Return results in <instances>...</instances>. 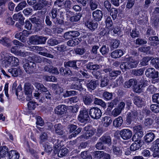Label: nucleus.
Instances as JSON below:
<instances>
[{
	"mask_svg": "<svg viewBox=\"0 0 159 159\" xmlns=\"http://www.w3.org/2000/svg\"><path fill=\"white\" fill-rule=\"evenodd\" d=\"M47 39L46 37L35 35L30 37L29 41L30 43L34 45L44 44Z\"/></svg>",
	"mask_w": 159,
	"mask_h": 159,
	"instance_id": "nucleus-1",
	"label": "nucleus"
},
{
	"mask_svg": "<svg viewBox=\"0 0 159 159\" xmlns=\"http://www.w3.org/2000/svg\"><path fill=\"white\" fill-rule=\"evenodd\" d=\"M140 110H137L136 108L131 110L127 114L126 120L127 123L129 125L131 123L132 121H134L137 118L138 114L140 112Z\"/></svg>",
	"mask_w": 159,
	"mask_h": 159,
	"instance_id": "nucleus-2",
	"label": "nucleus"
},
{
	"mask_svg": "<svg viewBox=\"0 0 159 159\" xmlns=\"http://www.w3.org/2000/svg\"><path fill=\"white\" fill-rule=\"evenodd\" d=\"M23 67L27 74H32L36 71V64L34 62L28 61L24 64Z\"/></svg>",
	"mask_w": 159,
	"mask_h": 159,
	"instance_id": "nucleus-3",
	"label": "nucleus"
},
{
	"mask_svg": "<svg viewBox=\"0 0 159 159\" xmlns=\"http://www.w3.org/2000/svg\"><path fill=\"white\" fill-rule=\"evenodd\" d=\"M25 91V94L27 95L26 99L27 101H29L32 98V93L34 89V88L33 85L29 83H26L24 85Z\"/></svg>",
	"mask_w": 159,
	"mask_h": 159,
	"instance_id": "nucleus-4",
	"label": "nucleus"
},
{
	"mask_svg": "<svg viewBox=\"0 0 159 159\" xmlns=\"http://www.w3.org/2000/svg\"><path fill=\"white\" fill-rule=\"evenodd\" d=\"M89 115L92 118L98 119L102 116V113L101 110L97 107L91 108L89 110Z\"/></svg>",
	"mask_w": 159,
	"mask_h": 159,
	"instance_id": "nucleus-5",
	"label": "nucleus"
},
{
	"mask_svg": "<svg viewBox=\"0 0 159 159\" xmlns=\"http://www.w3.org/2000/svg\"><path fill=\"white\" fill-rule=\"evenodd\" d=\"M89 119L87 110L85 108L81 110L78 116V120L81 123H86Z\"/></svg>",
	"mask_w": 159,
	"mask_h": 159,
	"instance_id": "nucleus-6",
	"label": "nucleus"
},
{
	"mask_svg": "<svg viewBox=\"0 0 159 159\" xmlns=\"http://www.w3.org/2000/svg\"><path fill=\"white\" fill-rule=\"evenodd\" d=\"M39 50L40 51L39 52V54L48 57L53 58L54 56L50 53L53 50V48H46L45 47H40Z\"/></svg>",
	"mask_w": 159,
	"mask_h": 159,
	"instance_id": "nucleus-7",
	"label": "nucleus"
},
{
	"mask_svg": "<svg viewBox=\"0 0 159 159\" xmlns=\"http://www.w3.org/2000/svg\"><path fill=\"white\" fill-rule=\"evenodd\" d=\"M148 81L143 79H141L137 83V86L134 89V91L136 93H140L143 88L147 86Z\"/></svg>",
	"mask_w": 159,
	"mask_h": 159,
	"instance_id": "nucleus-8",
	"label": "nucleus"
},
{
	"mask_svg": "<svg viewBox=\"0 0 159 159\" xmlns=\"http://www.w3.org/2000/svg\"><path fill=\"white\" fill-rule=\"evenodd\" d=\"M80 62V61L78 60H70L67 61H65L64 62V66L66 67H70L73 68L74 69H75L77 70H80V68L79 67L80 65H77L78 63ZM81 63L80 62V65Z\"/></svg>",
	"mask_w": 159,
	"mask_h": 159,
	"instance_id": "nucleus-9",
	"label": "nucleus"
},
{
	"mask_svg": "<svg viewBox=\"0 0 159 159\" xmlns=\"http://www.w3.org/2000/svg\"><path fill=\"white\" fill-rule=\"evenodd\" d=\"M159 72L156 71L154 68H148L145 71L146 75L150 78L155 79L158 77Z\"/></svg>",
	"mask_w": 159,
	"mask_h": 159,
	"instance_id": "nucleus-10",
	"label": "nucleus"
},
{
	"mask_svg": "<svg viewBox=\"0 0 159 159\" xmlns=\"http://www.w3.org/2000/svg\"><path fill=\"white\" fill-rule=\"evenodd\" d=\"M119 134L121 137L124 140H127L130 139L132 136V131L128 129H121Z\"/></svg>",
	"mask_w": 159,
	"mask_h": 159,
	"instance_id": "nucleus-11",
	"label": "nucleus"
},
{
	"mask_svg": "<svg viewBox=\"0 0 159 159\" xmlns=\"http://www.w3.org/2000/svg\"><path fill=\"white\" fill-rule=\"evenodd\" d=\"M152 146L154 148L153 156L154 157L159 158V138L153 142Z\"/></svg>",
	"mask_w": 159,
	"mask_h": 159,
	"instance_id": "nucleus-12",
	"label": "nucleus"
},
{
	"mask_svg": "<svg viewBox=\"0 0 159 159\" xmlns=\"http://www.w3.org/2000/svg\"><path fill=\"white\" fill-rule=\"evenodd\" d=\"M50 142L52 143L53 144V147L54 149V152L55 153L56 151L59 149V148L61 146V141L59 140L57 138L53 136L51 139ZM57 151L56 152V153Z\"/></svg>",
	"mask_w": 159,
	"mask_h": 159,
	"instance_id": "nucleus-13",
	"label": "nucleus"
},
{
	"mask_svg": "<svg viewBox=\"0 0 159 159\" xmlns=\"http://www.w3.org/2000/svg\"><path fill=\"white\" fill-rule=\"evenodd\" d=\"M133 101L134 104L139 107H142L145 104L143 98L139 96H134Z\"/></svg>",
	"mask_w": 159,
	"mask_h": 159,
	"instance_id": "nucleus-14",
	"label": "nucleus"
},
{
	"mask_svg": "<svg viewBox=\"0 0 159 159\" xmlns=\"http://www.w3.org/2000/svg\"><path fill=\"white\" fill-rule=\"evenodd\" d=\"M100 141L102 142L104 144H107L109 146L112 143L111 136L108 134H104L99 139Z\"/></svg>",
	"mask_w": 159,
	"mask_h": 159,
	"instance_id": "nucleus-15",
	"label": "nucleus"
},
{
	"mask_svg": "<svg viewBox=\"0 0 159 159\" xmlns=\"http://www.w3.org/2000/svg\"><path fill=\"white\" fill-rule=\"evenodd\" d=\"M0 44L7 48H10L12 45V41L8 38L3 37L0 39Z\"/></svg>",
	"mask_w": 159,
	"mask_h": 159,
	"instance_id": "nucleus-16",
	"label": "nucleus"
},
{
	"mask_svg": "<svg viewBox=\"0 0 159 159\" xmlns=\"http://www.w3.org/2000/svg\"><path fill=\"white\" fill-rule=\"evenodd\" d=\"M98 23L93 21H88L85 23V25L91 30L94 31L97 28Z\"/></svg>",
	"mask_w": 159,
	"mask_h": 159,
	"instance_id": "nucleus-17",
	"label": "nucleus"
},
{
	"mask_svg": "<svg viewBox=\"0 0 159 159\" xmlns=\"http://www.w3.org/2000/svg\"><path fill=\"white\" fill-rule=\"evenodd\" d=\"M148 44L150 46L155 47L159 44V39L157 36H152L149 38Z\"/></svg>",
	"mask_w": 159,
	"mask_h": 159,
	"instance_id": "nucleus-18",
	"label": "nucleus"
},
{
	"mask_svg": "<svg viewBox=\"0 0 159 159\" xmlns=\"http://www.w3.org/2000/svg\"><path fill=\"white\" fill-rule=\"evenodd\" d=\"M92 15L94 20L98 21L101 20L103 14L102 11L97 10L93 12Z\"/></svg>",
	"mask_w": 159,
	"mask_h": 159,
	"instance_id": "nucleus-19",
	"label": "nucleus"
},
{
	"mask_svg": "<svg viewBox=\"0 0 159 159\" xmlns=\"http://www.w3.org/2000/svg\"><path fill=\"white\" fill-rule=\"evenodd\" d=\"M137 81L136 79H131L126 81L125 83L124 86L125 88H128L131 86L133 87V89L137 86Z\"/></svg>",
	"mask_w": 159,
	"mask_h": 159,
	"instance_id": "nucleus-20",
	"label": "nucleus"
},
{
	"mask_svg": "<svg viewBox=\"0 0 159 159\" xmlns=\"http://www.w3.org/2000/svg\"><path fill=\"white\" fill-rule=\"evenodd\" d=\"M66 111V107L64 105H59L55 109L56 113L60 115L63 114Z\"/></svg>",
	"mask_w": 159,
	"mask_h": 159,
	"instance_id": "nucleus-21",
	"label": "nucleus"
},
{
	"mask_svg": "<svg viewBox=\"0 0 159 159\" xmlns=\"http://www.w3.org/2000/svg\"><path fill=\"white\" fill-rule=\"evenodd\" d=\"M83 98L84 104L87 106H89L92 103L93 97L92 95H86L83 97Z\"/></svg>",
	"mask_w": 159,
	"mask_h": 159,
	"instance_id": "nucleus-22",
	"label": "nucleus"
},
{
	"mask_svg": "<svg viewBox=\"0 0 159 159\" xmlns=\"http://www.w3.org/2000/svg\"><path fill=\"white\" fill-rule=\"evenodd\" d=\"M96 132V129L93 128L92 129H89L88 131L86 132L85 134L82 135L80 136L81 138H84L85 139H88L90 137H91L93 136Z\"/></svg>",
	"mask_w": 159,
	"mask_h": 159,
	"instance_id": "nucleus-23",
	"label": "nucleus"
},
{
	"mask_svg": "<svg viewBox=\"0 0 159 159\" xmlns=\"http://www.w3.org/2000/svg\"><path fill=\"white\" fill-rule=\"evenodd\" d=\"M98 83V80H91L89 82L87 83L86 86L90 91L94 90L97 87Z\"/></svg>",
	"mask_w": 159,
	"mask_h": 159,
	"instance_id": "nucleus-24",
	"label": "nucleus"
},
{
	"mask_svg": "<svg viewBox=\"0 0 159 159\" xmlns=\"http://www.w3.org/2000/svg\"><path fill=\"white\" fill-rule=\"evenodd\" d=\"M54 128L55 132L59 135H62L65 133L63 126L60 123L55 125Z\"/></svg>",
	"mask_w": 159,
	"mask_h": 159,
	"instance_id": "nucleus-25",
	"label": "nucleus"
},
{
	"mask_svg": "<svg viewBox=\"0 0 159 159\" xmlns=\"http://www.w3.org/2000/svg\"><path fill=\"white\" fill-rule=\"evenodd\" d=\"M51 87L52 89L55 91V93L56 94H60L63 92V89L58 84H52Z\"/></svg>",
	"mask_w": 159,
	"mask_h": 159,
	"instance_id": "nucleus-26",
	"label": "nucleus"
},
{
	"mask_svg": "<svg viewBox=\"0 0 159 159\" xmlns=\"http://www.w3.org/2000/svg\"><path fill=\"white\" fill-rule=\"evenodd\" d=\"M123 54V51L120 49L115 50L113 51L111 54V57L114 59H116L121 57Z\"/></svg>",
	"mask_w": 159,
	"mask_h": 159,
	"instance_id": "nucleus-27",
	"label": "nucleus"
},
{
	"mask_svg": "<svg viewBox=\"0 0 159 159\" xmlns=\"http://www.w3.org/2000/svg\"><path fill=\"white\" fill-rule=\"evenodd\" d=\"M70 88L71 89L78 90L80 91L83 90L80 81H78L77 82H73L70 85Z\"/></svg>",
	"mask_w": 159,
	"mask_h": 159,
	"instance_id": "nucleus-28",
	"label": "nucleus"
},
{
	"mask_svg": "<svg viewBox=\"0 0 159 159\" xmlns=\"http://www.w3.org/2000/svg\"><path fill=\"white\" fill-rule=\"evenodd\" d=\"M155 138L154 133L150 132L147 133L144 136V139L145 141L147 143L152 142Z\"/></svg>",
	"mask_w": 159,
	"mask_h": 159,
	"instance_id": "nucleus-29",
	"label": "nucleus"
},
{
	"mask_svg": "<svg viewBox=\"0 0 159 159\" xmlns=\"http://www.w3.org/2000/svg\"><path fill=\"white\" fill-rule=\"evenodd\" d=\"M9 72L14 77H17L20 74L21 70L20 68H12L8 70Z\"/></svg>",
	"mask_w": 159,
	"mask_h": 159,
	"instance_id": "nucleus-30",
	"label": "nucleus"
},
{
	"mask_svg": "<svg viewBox=\"0 0 159 159\" xmlns=\"http://www.w3.org/2000/svg\"><path fill=\"white\" fill-rule=\"evenodd\" d=\"M139 141L133 143L130 147V149L131 151H134L139 149L142 147V143H139Z\"/></svg>",
	"mask_w": 159,
	"mask_h": 159,
	"instance_id": "nucleus-31",
	"label": "nucleus"
},
{
	"mask_svg": "<svg viewBox=\"0 0 159 159\" xmlns=\"http://www.w3.org/2000/svg\"><path fill=\"white\" fill-rule=\"evenodd\" d=\"M20 154L16 151L12 150L9 152V157L10 159H18Z\"/></svg>",
	"mask_w": 159,
	"mask_h": 159,
	"instance_id": "nucleus-32",
	"label": "nucleus"
},
{
	"mask_svg": "<svg viewBox=\"0 0 159 159\" xmlns=\"http://www.w3.org/2000/svg\"><path fill=\"white\" fill-rule=\"evenodd\" d=\"M118 102V100L116 98L114 99L110 102H108L107 103V111H110L113 107L117 104Z\"/></svg>",
	"mask_w": 159,
	"mask_h": 159,
	"instance_id": "nucleus-33",
	"label": "nucleus"
},
{
	"mask_svg": "<svg viewBox=\"0 0 159 159\" xmlns=\"http://www.w3.org/2000/svg\"><path fill=\"white\" fill-rule=\"evenodd\" d=\"M81 41V39L80 38H77L68 41L67 42V44L70 46H74L77 45Z\"/></svg>",
	"mask_w": 159,
	"mask_h": 159,
	"instance_id": "nucleus-34",
	"label": "nucleus"
},
{
	"mask_svg": "<svg viewBox=\"0 0 159 159\" xmlns=\"http://www.w3.org/2000/svg\"><path fill=\"white\" fill-rule=\"evenodd\" d=\"M102 122L103 123V126L107 127L111 124L112 120L110 117L105 116L102 118Z\"/></svg>",
	"mask_w": 159,
	"mask_h": 159,
	"instance_id": "nucleus-35",
	"label": "nucleus"
},
{
	"mask_svg": "<svg viewBox=\"0 0 159 159\" xmlns=\"http://www.w3.org/2000/svg\"><path fill=\"white\" fill-rule=\"evenodd\" d=\"M123 122L122 117L121 116H119L114 120L113 122V125L115 127H118L121 126L123 123Z\"/></svg>",
	"mask_w": 159,
	"mask_h": 159,
	"instance_id": "nucleus-36",
	"label": "nucleus"
},
{
	"mask_svg": "<svg viewBox=\"0 0 159 159\" xmlns=\"http://www.w3.org/2000/svg\"><path fill=\"white\" fill-rule=\"evenodd\" d=\"M30 20L32 23H35L37 26L39 28L37 27V28H38L39 29H41L42 26L41 23V20H40L39 17H34L31 18L30 19Z\"/></svg>",
	"mask_w": 159,
	"mask_h": 159,
	"instance_id": "nucleus-37",
	"label": "nucleus"
},
{
	"mask_svg": "<svg viewBox=\"0 0 159 159\" xmlns=\"http://www.w3.org/2000/svg\"><path fill=\"white\" fill-rule=\"evenodd\" d=\"M68 152V150L66 148H63L57 152L58 156L59 157H62L65 156Z\"/></svg>",
	"mask_w": 159,
	"mask_h": 159,
	"instance_id": "nucleus-38",
	"label": "nucleus"
},
{
	"mask_svg": "<svg viewBox=\"0 0 159 159\" xmlns=\"http://www.w3.org/2000/svg\"><path fill=\"white\" fill-rule=\"evenodd\" d=\"M9 57L11 66H16L19 65V60L17 58L13 56H9Z\"/></svg>",
	"mask_w": 159,
	"mask_h": 159,
	"instance_id": "nucleus-39",
	"label": "nucleus"
},
{
	"mask_svg": "<svg viewBox=\"0 0 159 159\" xmlns=\"http://www.w3.org/2000/svg\"><path fill=\"white\" fill-rule=\"evenodd\" d=\"M113 153L116 155H121L122 152V149L121 147L113 146L112 147Z\"/></svg>",
	"mask_w": 159,
	"mask_h": 159,
	"instance_id": "nucleus-40",
	"label": "nucleus"
},
{
	"mask_svg": "<svg viewBox=\"0 0 159 159\" xmlns=\"http://www.w3.org/2000/svg\"><path fill=\"white\" fill-rule=\"evenodd\" d=\"M34 85L38 90L42 92H46L48 91V89L42 84L36 82L34 83Z\"/></svg>",
	"mask_w": 159,
	"mask_h": 159,
	"instance_id": "nucleus-41",
	"label": "nucleus"
},
{
	"mask_svg": "<svg viewBox=\"0 0 159 159\" xmlns=\"http://www.w3.org/2000/svg\"><path fill=\"white\" fill-rule=\"evenodd\" d=\"M120 42L117 39H113L110 43L111 49L113 50L114 48H117L119 46Z\"/></svg>",
	"mask_w": 159,
	"mask_h": 159,
	"instance_id": "nucleus-42",
	"label": "nucleus"
},
{
	"mask_svg": "<svg viewBox=\"0 0 159 159\" xmlns=\"http://www.w3.org/2000/svg\"><path fill=\"white\" fill-rule=\"evenodd\" d=\"M94 103L96 105H100L104 108H106V104L101 99L95 98L94 99Z\"/></svg>",
	"mask_w": 159,
	"mask_h": 159,
	"instance_id": "nucleus-43",
	"label": "nucleus"
},
{
	"mask_svg": "<svg viewBox=\"0 0 159 159\" xmlns=\"http://www.w3.org/2000/svg\"><path fill=\"white\" fill-rule=\"evenodd\" d=\"M39 2L43 8L45 6L49 7L52 5L51 0H39Z\"/></svg>",
	"mask_w": 159,
	"mask_h": 159,
	"instance_id": "nucleus-44",
	"label": "nucleus"
},
{
	"mask_svg": "<svg viewBox=\"0 0 159 159\" xmlns=\"http://www.w3.org/2000/svg\"><path fill=\"white\" fill-rule=\"evenodd\" d=\"M104 155V152L102 151H95L93 153V156L98 159L102 158Z\"/></svg>",
	"mask_w": 159,
	"mask_h": 159,
	"instance_id": "nucleus-45",
	"label": "nucleus"
},
{
	"mask_svg": "<svg viewBox=\"0 0 159 159\" xmlns=\"http://www.w3.org/2000/svg\"><path fill=\"white\" fill-rule=\"evenodd\" d=\"M109 80L107 76H104L101 80L100 86L104 87L107 86L109 84Z\"/></svg>",
	"mask_w": 159,
	"mask_h": 159,
	"instance_id": "nucleus-46",
	"label": "nucleus"
},
{
	"mask_svg": "<svg viewBox=\"0 0 159 159\" xmlns=\"http://www.w3.org/2000/svg\"><path fill=\"white\" fill-rule=\"evenodd\" d=\"M82 16L81 13H76L74 16H71L70 19V20L71 22H77L80 20Z\"/></svg>",
	"mask_w": 159,
	"mask_h": 159,
	"instance_id": "nucleus-47",
	"label": "nucleus"
},
{
	"mask_svg": "<svg viewBox=\"0 0 159 159\" xmlns=\"http://www.w3.org/2000/svg\"><path fill=\"white\" fill-rule=\"evenodd\" d=\"M27 3L25 1H23L20 3L16 7L15 9V11L16 12H18L21 10H22L23 8L25 7Z\"/></svg>",
	"mask_w": 159,
	"mask_h": 159,
	"instance_id": "nucleus-48",
	"label": "nucleus"
},
{
	"mask_svg": "<svg viewBox=\"0 0 159 159\" xmlns=\"http://www.w3.org/2000/svg\"><path fill=\"white\" fill-rule=\"evenodd\" d=\"M120 68L124 72L127 70L130 69L128 62H125L122 63L120 65Z\"/></svg>",
	"mask_w": 159,
	"mask_h": 159,
	"instance_id": "nucleus-49",
	"label": "nucleus"
},
{
	"mask_svg": "<svg viewBox=\"0 0 159 159\" xmlns=\"http://www.w3.org/2000/svg\"><path fill=\"white\" fill-rule=\"evenodd\" d=\"M151 59L150 57H144L141 60L140 65L142 66H147L148 65V62Z\"/></svg>",
	"mask_w": 159,
	"mask_h": 159,
	"instance_id": "nucleus-50",
	"label": "nucleus"
},
{
	"mask_svg": "<svg viewBox=\"0 0 159 159\" xmlns=\"http://www.w3.org/2000/svg\"><path fill=\"white\" fill-rule=\"evenodd\" d=\"M144 72V70L142 68L139 69H134L132 70V74L136 76L142 75Z\"/></svg>",
	"mask_w": 159,
	"mask_h": 159,
	"instance_id": "nucleus-51",
	"label": "nucleus"
},
{
	"mask_svg": "<svg viewBox=\"0 0 159 159\" xmlns=\"http://www.w3.org/2000/svg\"><path fill=\"white\" fill-rule=\"evenodd\" d=\"M100 51L102 55L103 56L106 55L109 52V48L106 45L102 46L100 48Z\"/></svg>",
	"mask_w": 159,
	"mask_h": 159,
	"instance_id": "nucleus-52",
	"label": "nucleus"
},
{
	"mask_svg": "<svg viewBox=\"0 0 159 159\" xmlns=\"http://www.w3.org/2000/svg\"><path fill=\"white\" fill-rule=\"evenodd\" d=\"M55 48L60 52H63L66 51V46L64 44L58 45L55 47Z\"/></svg>",
	"mask_w": 159,
	"mask_h": 159,
	"instance_id": "nucleus-53",
	"label": "nucleus"
},
{
	"mask_svg": "<svg viewBox=\"0 0 159 159\" xmlns=\"http://www.w3.org/2000/svg\"><path fill=\"white\" fill-rule=\"evenodd\" d=\"M128 62L129 63V65L130 69L136 67L139 63L137 61L133 58L129 60Z\"/></svg>",
	"mask_w": 159,
	"mask_h": 159,
	"instance_id": "nucleus-54",
	"label": "nucleus"
},
{
	"mask_svg": "<svg viewBox=\"0 0 159 159\" xmlns=\"http://www.w3.org/2000/svg\"><path fill=\"white\" fill-rule=\"evenodd\" d=\"M5 22L8 25H13L15 21L13 20L11 16L7 15L5 19Z\"/></svg>",
	"mask_w": 159,
	"mask_h": 159,
	"instance_id": "nucleus-55",
	"label": "nucleus"
},
{
	"mask_svg": "<svg viewBox=\"0 0 159 159\" xmlns=\"http://www.w3.org/2000/svg\"><path fill=\"white\" fill-rule=\"evenodd\" d=\"M59 43L60 42L57 39H53L48 40L47 42V44L49 46H54Z\"/></svg>",
	"mask_w": 159,
	"mask_h": 159,
	"instance_id": "nucleus-56",
	"label": "nucleus"
},
{
	"mask_svg": "<svg viewBox=\"0 0 159 159\" xmlns=\"http://www.w3.org/2000/svg\"><path fill=\"white\" fill-rule=\"evenodd\" d=\"M151 63L152 65H154V67L158 69L159 68V58L156 57L152 59Z\"/></svg>",
	"mask_w": 159,
	"mask_h": 159,
	"instance_id": "nucleus-57",
	"label": "nucleus"
},
{
	"mask_svg": "<svg viewBox=\"0 0 159 159\" xmlns=\"http://www.w3.org/2000/svg\"><path fill=\"white\" fill-rule=\"evenodd\" d=\"M110 15L111 16L113 19L115 20L117 17L118 13L117 10L115 8H112L110 10Z\"/></svg>",
	"mask_w": 159,
	"mask_h": 159,
	"instance_id": "nucleus-58",
	"label": "nucleus"
},
{
	"mask_svg": "<svg viewBox=\"0 0 159 159\" xmlns=\"http://www.w3.org/2000/svg\"><path fill=\"white\" fill-rule=\"evenodd\" d=\"M8 148L6 146H3L0 148V157H3L8 152Z\"/></svg>",
	"mask_w": 159,
	"mask_h": 159,
	"instance_id": "nucleus-59",
	"label": "nucleus"
},
{
	"mask_svg": "<svg viewBox=\"0 0 159 159\" xmlns=\"http://www.w3.org/2000/svg\"><path fill=\"white\" fill-rule=\"evenodd\" d=\"M93 77L96 79L99 80L102 78V73L98 70H94L92 72Z\"/></svg>",
	"mask_w": 159,
	"mask_h": 159,
	"instance_id": "nucleus-60",
	"label": "nucleus"
},
{
	"mask_svg": "<svg viewBox=\"0 0 159 159\" xmlns=\"http://www.w3.org/2000/svg\"><path fill=\"white\" fill-rule=\"evenodd\" d=\"M139 35V32L136 29L133 30L130 32V36L133 38L138 37Z\"/></svg>",
	"mask_w": 159,
	"mask_h": 159,
	"instance_id": "nucleus-61",
	"label": "nucleus"
},
{
	"mask_svg": "<svg viewBox=\"0 0 159 159\" xmlns=\"http://www.w3.org/2000/svg\"><path fill=\"white\" fill-rule=\"evenodd\" d=\"M48 135L45 132L42 133L39 136L40 142V143L46 141L48 139Z\"/></svg>",
	"mask_w": 159,
	"mask_h": 159,
	"instance_id": "nucleus-62",
	"label": "nucleus"
},
{
	"mask_svg": "<svg viewBox=\"0 0 159 159\" xmlns=\"http://www.w3.org/2000/svg\"><path fill=\"white\" fill-rule=\"evenodd\" d=\"M81 157L84 159H92V157L87 151H83L81 153Z\"/></svg>",
	"mask_w": 159,
	"mask_h": 159,
	"instance_id": "nucleus-63",
	"label": "nucleus"
},
{
	"mask_svg": "<svg viewBox=\"0 0 159 159\" xmlns=\"http://www.w3.org/2000/svg\"><path fill=\"white\" fill-rule=\"evenodd\" d=\"M151 20L152 24L155 26H157L159 22V16H157L153 15L151 17Z\"/></svg>",
	"mask_w": 159,
	"mask_h": 159,
	"instance_id": "nucleus-64",
	"label": "nucleus"
}]
</instances>
